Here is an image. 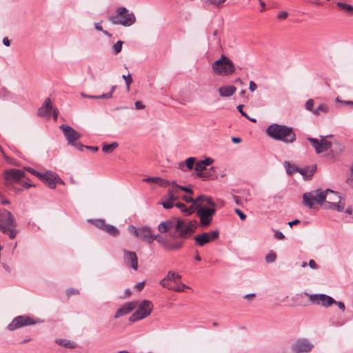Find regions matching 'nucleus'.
I'll return each mask as SVG.
<instances>
[{
	"instance_id": "obj_1",
	"label": "nucleus",
	"mask_w": 353,
	"mask_h": 353,
	"mask_svg": "<svg viewBox=\"0 0 353 353\" xmlns=\"http://www.w3.org/2000/svg\"><path fill=\"white\" fill-rule=\"evenodd\" d=\"M328 199L329 200H335L337 199H341L340 194L338 192L332 190L330 189H326L323 190L321 189H316L309 192H305L303 194V202L305 205L312 209L315 203L319 205H323Z\"/></svg>"
},
{
	"instance_id": "obj_2",
	"label": "nucleus",
	"mask_w": 353,
	"mask_h": 353,
	"mask_svg": "<svg viewBox=\"0 0 353 353\" xmlns=\"http://www.w3.org/2000/svg\"><path fill=\"white\" fill-rule=\"evenodd\" d=\"M265 132L273 139L281 141L285 143H293L296 138L293 128L285 125L272 123L267 128Z\"/></svg>"
},
{
	"instance_id": "obj_3",
	"label": "nucleus",
	"mask_w": 353,
	"mask_h": 353,
	"mask_svg": "<svg viewBox=\"0 0 353 353\" xmlns=\"http://www.w3.org/2000/svg\"><path fill=\"white\" fill-rule=\"evenodd\" d=\"M196 229V224L194 221H186L179 218L175 219L174 232L184 241L190 238Z\"/></svg>"
},
{
	"instance_id": "obj_4",
	"label": "nucleus",
	"mask_w": 353,
	"mask_h": 353,
	"mask_svg": "<svg viewBox=\"0 0 353 353\" xmlns=\"http://www.w3.org/2000/svg\"><path fill=\"white\" fill-rule=\"evenodd\" d=\"M136 21V17L132 12H130L125 7H119L116 10V14L112 16V23L116 25H122L125 27H129L133 25Z\"/></svg>"
},
{
	"instance_id": "obj_5",
	"label": "nucleus",
	"mask_w": 353,
	"mask_h": 353,
	"mask_svg": "<svg viewBox=\"0 0 353 353\" xmlns=\"http://www.w3.org/2000/svg\"><path fill=\"white\" fill-rule=\"evenodd\" d=\"M212 69L216 74L228 76L234 72L235 66L228 57L222 55L219 59L212 63Z\"/></svg>"
},
{
	"instance_id": "obj_6",
	"label": "nucleus",
	"mask_w": 353,
	"mask_h": 353,
	"mask_svg": "<svg viewBox=\"0 0 353 353\" xmlns=\"http://www.w3.org/2000/svg\"><path fill=\"white\" fill-rule=\"evenodd\" d=\"M15 225L11 213L6 210H0V230L3 233L8 232L9 236L14 239L16 236V231L14 230Z\"/></svg>"
},
{
	"instance_id": "obj_7",
	"label": "nucleus",
	"mask_w": 353,
	"mask_h": 353,
	"mask_svg": "<svg viewBox=\"0 0 353 353\" xmlns=\"http://www.w3.org/2000/svg\"><path fill=\"white\" fill-rule=\"evenodd\" d=\"M137 310L130 316L129 321L135 322L148 316L153 309V304L149 300H143L137 303Z\"/></svg>"
},
{
	"instance_id": "obj_8",
	"label": "nucleus",
	"mask_w": 353,
	"mask_h": 353,
	"mask_svg": "<svg viewBox=\"0 0 353 353\" xmlns=\"http://www.w3.org/2000/svg\"><path fill=\"white\" fill-rule=\"evenodd\" d=\"M184 245L185 241L174 232L165 235V239L162 248L166 251L174 252L181 249Z\"/></svg>"
},
{
	"instance_id": "obj_9",
	"label": "nucleus",
	"mask_w": 353,
	"mask_h": 353,
	"mask_svg": "<svg viewBox=\"0 0 353 353\" xmlns=\"http://www.w3.org/2000/svg\"><path fill=\"white\" fill-rule=\"evenodd\" d=\"M196 216L199 218L200 225L202 227L209 226L212 221L214 215L216 214V209L214 208H207L201 204L196 205Z\"/></svg>"
},
{
	"instance_id": "obj_10",
	"label": "nucleus",
	"mask_w": 353,
	"mask_h": 353,
	"mask_svg": "<svg viewBox=\"0 0 353 353\" xmlns=\"http://www.w3.org/2000/svg\"><path fill=\"white\" fill-rule=\"evenodd\" d=\"M26 170L38 176L50 188H55L57 183H62L61 179L54 172H46L44 174H41L30 168H27Z\"/></svg>"
},
{
	"instance_id": "obj_11",
	"label": "nucleus",
	"mask_w": 353,
	"mask_h": 353,
	"mask_svg": "<svg viewBox=\"0 0 353 353\" xmlns=\"http://www.w3.org/2000/svg\"><path fill=\"white\" fill-rule=\"evenodd\" d=\"M129 230L134 236L139 238L141 241L150 244L153 242L152 233L149 227L143 226L136 228L134 225H130L129 226Z\"/></svg>"
},
{
	"instance_id": "obj_12",
	"label": "nucleus",
	"mask_w": 353,
	"mask_h": 353,
	"mask_svg": "<svg viewBox=\"0 0 353 353\" xmlns=\"http://www.w3.org/2000/svg\"><path fill=\"white\" fill-rule=\"evenodd\" d=\"M314 347V344L307 339L301 338L291 345L290 349L293 353H308Z\"/></svg>"
},
{
	"instance_id": "obj_13",
	"label": "nucleus",
	"mask_w": 353,
	"mask_h": 353,
	"mask_svg": "<svg viewBox=\"0 0 353 353\" xmlns=\"http://www.w3.org/2000/svg\"><path fill=\"white\" fill-rule=\"evenodd\" d=\"M219 237V232L218 230L210 231L209 232H203L194 237L195 244L199 247L218 239Z\"/></svg>"
},
{
	"instance_id": "obj_14",
	"label": "nucleus",
	"mask_w": 353,
	"mask_h": 353,
	"mask_svg": "<svg viewBox=\"0 0 353 353\" xmlns=\"http://www.w3.org/2000/svg\"><path fill=\"white\" fill-rule=\"evenodd\" d=\"M60 128L69 144L76 146L78 149L81 150L83 145L76 142L80 137L79 133L68 125H62Z\"/></svg>"
},
{
	"instance_id": "obj_15",
	"label": "nucleus",
	"mask_w": 353,
	"mask_h": 353,
	"mask_svg": "<svg viewBox=\"0 0 353 353\" xmlns=\"http://www.w3.org/2000/svg\"><path fill=\"white\" fill-rule=\"evenodd\" d=\"M304 294L309 296V300L311 303L321 305L323 307H329L335 303V300L332 296L325 294H309L307 292H304Z\"/></svg>"
},
{
	"instance_id": "obj_16",
	"label": "nucleus",
	"mask_w": 353,
	"mask_h": 353,
	"mask_svg": "<svg viewBox=\"0 0 353 353\" xmlns=\"http://www.w3.org/2000/svg\"><path fill=\"white\" fill-rule=\"evenodd\" d=\"M36 322L30 317L27 316H19L14 318L8 325V329L10 331L20 328L23 326L34 324Z\"/></svg>"
},
{
	"instance_id": "obj_17",
	"label": "nucleus",
	"mask_w": 353,
	"mask_h": 353,
	"mask_svg": "<svg viewBox=\"0 0 353 353\" xmlns=\"http://www.w3.org/2000/svg\"><path fill=\"white\" fill-rule=\"evenodd\" d=\"M307 140L310 142L317 154L322 153L329 150L332 146V143L325 140L323 137L321 140L316 138L308 137Z\"/></svg>"
},
{
	"instance_id": "obj_18",
	"label": "nucleus",
	"mask_w": 353,
	"mask_h": 353,
	"mask_svg": "<svg viewBox=\"0 0 353 353\" xmlns=\"http://www.w3.org/2000/svg\"><path fill=\"white\" fill-rule=\"evenodd\" d=\"M123 260L126 265L133 269L138 270V258L137 254L133 251L123 250Z\"/></svg>"
},
{
	"instance_id": "obj_19",
	"label": "nucleus",
	"mask_w": 353,
	"mask_h": 353,
	"mask_svg": "<svg viewBox=\"0 0 353 353\" xmlns=\"http://www.w3.org/2000/svg\"><path fill=\"white\" fill-rule=\"evenodd\" d=\"M137 306V301H130L124 303L119 308L114 315V318L125 316L133 311Z\"/></svg>"
},
{
	"instance_id": "obj_20",
	"label": "nucleus",
	"mask_w": 353,
	"mask_h": 353,
	"mask_svg": "<svg viewBox=\"0 0 353 353\" xmlns=\"http://www.w3.org/2000/svg\"><path fill=\"white\" fill-rule=\"evenodd\" d=\"M293 170H297L300 173L304 180H310L316 170V165H307L303 168L294 167Z\"/></svg>"
},
{
	"instance_id": "obj_21",
	"label": "nucleus",
	"mask_w": 353,
	"mask_h": 353,
	"mask_svg": "<svg viewBox=\"0 0 353 353\" xmlns=\"http://www.w3.org/2000/svg\"><path fill=\"white\" fill-rule=\"evenodd\" d=\"M24 171L18 169H10L6 172L8 180L19 181L24 177Z\"/></svg>"
},
{
	"instance_id": "obj_22",
	"label": "nucleus",
	"mask_w": 353,
	"mask_h": 353,
	"mask_svg": "<svg viewBox=\"0 0 353 353\" xmlns=\"http://www.w3.org/2000/svg\"><path fill=\"white\" fill-rule=\"evenodd\" d=\"M219 92L222 97H230L232 96L236 91L234 85H223L219 88Z\"/></svg>"
},
{
	"instance_id": "obj_23",
	"label": "nucleus",
	"mask_w": 353,
	"mask_h": 353,
	"mask_svg": "<svg viewBox=\"0 0 353 353\" xmlns=\"http://www.w3.org/2000/svg\"><path fill=\"white\" fill-rule=\"evenodd\" d=\"M52 110L51 101L48 98L44 101L43 106L39 110V114L42 117L49 116Z\"/></svg>"
},
{
	"instance_id": "obj_24",
	"label": "nucleus",
	"mask_w": 353,
	"mask_h": 353,
	"mask_svg": "<svg viewBox=\"0 0 353 353\" xmlns=\"http://www.w3.org/2000/svg\"><path fill=\"white\" fill-rule=\"evenodd\" d=\"M345 204L327 201L324 203L323 208L326 210H333L337 212H343L344 210Z\"/></svg>"
},
{
	"instance_id": "obj_25",
	"label": "nucleus",
	"mask_w": 353,
	"mask_h": 353,
	"mask_svg": "<svg viewBox=\"0 0 353 353\" xmlns=\"http://www.w3.org/2000/svg\"><path fill=\"white\" fill-rule=\"evenodd\" d=\"M175 221L172 220H166L165 221H162L158 225V230L161 233H167L169 230L172 228H174Z\"/></svg>"
},
{
	"instance_id": "obj_26",
	"label": "nucleus",
	"mask_w": 353,
	"mask_h": 353,
	"mask_svg": "<svg viewBox=\"0 0 353 353\" xmlns=\"http://www.w3.org/2000/svg\"><path fill=\"white\" fill-rule=\"evenodd\" d=\"M88 222L91 223L92 224L100 228L101 230L108 233H110V225L105 224L103 219H90L88 220Z\"/></svg>"
},
{
	"instance_id": "obj_27",
	"label": "nucleus",
	"mask_w": 353,
	"mask_h": 353,
	"mask_svg": "<svg viewBox=\"0 0 353 353\" xmlns=\"http://www.w3.org/2000/svg\"><path fill=\"white\" fill-rule=\"evenodd\" d=\"M170 185H172V188L168 190V199L174 201L179 199V196L177 194L178 190L175 188V181H170V183L167 184V186Z\"/></svg>"
},
{
	"instance_id": "obj_28",
	"label": "nucleus",
	"mask_w": 353,
	"mask_h": 353,
	"mask_svg": "<svg viewBox=\"0 0 353 353\" xmlns=\"http://www.w3.org/2000/svg\"><path fill=\"white\" fill-rule=\"evenodd\" d=\"M175 206L179 208L185 215H190L194 212V205H191L187 207L184 203L178 202L175 204Z\"/></svg>"
},
{
	"instance_id": "obj_29",
	"label": "nucleus",
	"mask_w": 353,
	"mask_h": 353,
	"mask_svg": "<svg viewBox=\"0 0 353 353\" xmlns=\"http://www.w3.org/2000/svg\"><path fill=\"white\" fill-rule=\"evenodd\" d=\"M330 111V107L327 104L324 103H321L318 105V106L313 111V114L316 116L319 115L321 113H328Z\"/></svg>"
},
{
	"instance_id": "obj_30",
	"label": "nucleus",
	"mask_w": 353,
	"mask_h": 353,
	"mask_svg": "<svg viewBox=\"0 0 353 353\" xmlns=\"http://www.w3.org/2000/svg\"><path fill=\"white\" fill-rule=\"evenodd\" d=\"M55 342L58 345L66 348L74 349L77 347V345L74 342L67 339H58L55 341Z\"/></svg>"
},
{
	"instance_id": "obj_31",
	"label": "nucleus",
	"mask_w": 353,
	"mask_h": 353,
	"mask_svg": "<svg viewBox=\"0 0 353 353\" xmlns=\"http://www.w3.org/2000/svg\"><path fill=\"white\" fill-rule=\"evenodd\" d=\"M145 182H152L154 183L159 184L160 186L167 187V184L170 183V181L168 180H164L159 177H148L143 179Z\"/></svg>"
},
{
	"instance_id": "obj_32",
	"label": "nucleus",
	"mask_w": 353,
	"mask_h": 353,
	"mask_svg": "<svg viewBox=\"0 0 353 353\" xmlns=\"http://www.w3.org/2000/svg\"><path fill=\"white\" fill-rule=\"evenodd\" d=\"M206 168L203 164H202L201 161H199L195 165V170L197 172V176L199 177H208L206 173H203L205 171Z\"/></svg>"
},
{
	"instance_id": "obj_33",
	"label": "nucleus",
	"mask_w": 353,
	"mask_h": 353,
	"mask_svg": "<svg viewBox=\"0 0 353 353\" xmlns=\"http://www.w3.org/2000/svg\"><path fill=\"white\" fill-rule=\"evenodd\" d=\"M283 165L288 175H292L294 172H297V170H293L294 167H297L296 165L291 164L289 161H285Z\"/></svg>"
},
{
	"instance_id": "obj_34",
	"label": "nucleus",
	"mask_w": 353,
	"mask_h": 353,
	"mask_svg": "<svg viewBox=\"0 0 353 353\" xmlns=\"http://www.w3.org/2000/svg\"><path fill=\"white\" fill-rule=\"evenodd\" d=\"M336 6L341 8L342 10H344L348 12H353V6L351 5L342 2H337Z\"/></svg>"
},
{
	"instance_id": "obj_35",
	"label": "nucleus",
	"mask_w": 353,
	"mask_h": 353,
	"mask_svg": "<svg viewBox=\"0 0 353 353\" xmlns=\"http://www.w3.org/2000/svg\"><path fill=\"white\" fill-rule=\"evenodd\" d=\"M276 259V254L273 251L270 252L268 254L265 256V261L268 263H273L275 261Z\"/></svg>"
},
{
	"instance_id": "obj_36",
	"label": "nucleus",
	"mask_w": 353,
	"mask_h": 353,
	"mask_svg": "<svg viewBox=\"0 0 353 353\" xmlns=\"http://www.w3.org/2000/svg\"><path fill=\"white\" fill-rule=\"evenodd\" d=\"M167 276L170 281H173L175 283L177 282V280L181 279V275L176 274L172 271H169Z\"/></svg>"
},
{
	"instance_id": "obj_37",
	"label": "nucleus",
	"mask_w": 353,
	"mask_h": 353,
	"mask_svg": "<svg viewBox=\"0 0 353 353\" xmlns=\"http://www.w3.org/2000/svg\"><path fill=\"white\" fill-rule=\"evenodd\" d=\"M161 204L165 209H170L174 206V201L167 198L162 201Z\"/></svg>"
},
{
	"instance_id": "obj_38",
	"label": "nucleus",
	"mask_w": 353,
	"mask_h": 353,
	"mask_svg": "<svg viewBox=\"0 0 353 353\" xmlns=\"http://www.w3.org/2000/svg\"><path fill=\"white\" fill-rule=\"evenodd\" d=\"M153 241L156 240L159 244L162 247L165 239V235L161 236L159 234H152Z\"/></svg>"
},
{
	"instance_id": "obj_39",
	"label": "nucleus",
	"mask_w": 353,
	"mask_h": 353,
	"mask_svg": "<svg viewBox=\"0 0 353 353\" xmlns=\"http://www.w3.org/2000/svg\"><path fill=\"white\" fill-rule=\"evenodd\" d=\"M314 100L312 99H310L306 101L305 104V108L307 110L313 113V111L315 110V108H314Z\"/></svg>"
},
{
	"instance_id": "obj_40",
	"label": "nucleus",
	"mask_w": 353,
	"mask_h": 353,
	"mask_svg": "<svg viewBox=\"0 0 353 353\" xmlns=\"http://www.w3.org/2000/svg\"><path fill=\"white\" fill-rule=\"evenodd\" d=\"M215 170V168L214 167H212L209 170L205 171L203 173H206L207 175H208V177H203L205 179H214L216 177V174H214V172Z\"/></svg>"
},
{
	"instance_id": "obj_41",
	"label": "nucleus",
	"mask_w": 353,
	"mask_h": 353,
	"mask_svg": "<svg viewBox=\"0 0 353 353\" xmlns=\"http://www.w3.org/2000/svg\"><path fill=\"white\" fill-rule=\"evenodd\" d=\"M196 162L195 157H189L185 160V165L189 170H192Z\"/></svg>"
},
{
	"instance_id": "obj_42",
	"label": "nucleus",
	"mask_w": 353,
	"mask_h": 353,
	"mask_svg": "<svg viewBox=\"0 0 353 353\" xmlns=\"http://www.w3.org/2000/svg\"><path fill=\"white\" fill-rule=\"evenodd\" d=\"M123 43V42L122 41H118L115 44H114L112 48L116 54H118L121 51Z\"/></svg>"
},
{
	"instance_id": "obj_43",
	"label": "nucleus",
	"mask_w": 353,
	"mask_h": 353,
	"mask_svg": "<svg viewBox=\"0 0 353 353\" xmlns=\"http://www.w3.org/2000/svg\"><path fill=\"white\" fill-rule=\"evenodd\" d=\"M175 188L177 189V190H183L187 193H189V194H193V190L190 188H188V187H186V186H182V185H179L178 184H176V183L175 182Z\"/></svg>"
},
{
	"instance_id": "obj_44",
	"label": "nucleus",
	"mask_w": 353,
	"mask_h": 353,
	"mask_svg": "<svg viewBox=\"0 0 353 353\" xmlns=\"http://www.w3.org/2000/svg\"><path fill=\"white\" fill-rule=\"evenodd\" d=\"M187 288H188V286H186L185 284L179 283L176 287H171V288H169V289L172 290L176 292H183Z\"/></svg>"
},
{
	"instance_id": "obj_45",
	"label": "nucleus",
	"mask_w": 353,
	"mask_h": 353,
	"mask_svg": "<svg viewBox=\"0 0 353 353\" xmlns=\"http://www.w3.org/2000/svg\"><path fill=\"white\" fill-rule=\"evenodd\" d=\"M273 232L274 233V236L276 239H277L279 240H283L285 239L284 234L281 231L277 230H273Z\"/></svg>"
},
{
	"instance_id": "obj_46",
	"label": "nucleus",
	"mask_w": 353,
	"mask_h": 353,
	"mask_svg": "<svg viewBox=\"0 0 353 353\" xmlns=\"http://www.w3.org/2000/svg\"><path fill=\"white\" fill-rule=\"evenodd\" d=\"M122 77L125 79L127 88L129 89L130 85L132 82V79L130 74H128V75L123 74Z\"/></svg>"
},
{
	"instance_id": "obj_47",
	"label": "nucleus",
	"mask_w": 353,
	"mask_h": 353,
	"mask_svg": "<svg viewBox=\"0 0 353 353\" xmlns=\"http://www.w3.org/2000/svg\"><path fill=\"white\" fill-rule=\"evenodd\" d=\"M235 213L239 216L241 220H245L246 219V215L244 214L240 209L235 208L234 209Z\"/></svg>"
},
{
	"instance_id": "obj_48",
	"label": "nucleus",
	"mask_w": 353,
	"mask_h": 353,
	"mask_svg": "<svg viewBox=\"0 0 353 353\" xmlns=\"http://www.w3.org/2000/svg\"><path fill=\"white\" fill-rule=\"evenodd\" d=\"M204 202H205L208 205H209L210 206V208H215V207H216V203L212 201L211 197H208V196H205Z\"/></svg>"
},
{
	"instance_id": "obj_49",
	"label": "nucleus",
	"mask_w": 353,
	"mask_h": 353,
	"mask_svg": "<svg viewBox=\"0 0 353 353\" xmlns=\"http://www.w3.org/2000/svg\"><path fill=\"white\" fill-rule=\"evenodd\" d=\"M169 281H170V279L168 278V276H166L165 278H163L161 281H160V284L161 285H162L163 287L164 288H168L169 289V288H170L168 285L169 283Z\"/></svg>"
},
{
	"instance_id": "obj_50",
	"label": "nucleus",
	"mask_w": 353,
	"mask_h": 353,
	"mask_svg": "<svg viewBox=\"0 0 353 353\" xmlns=\"http://www.w3.org/2000/svg\"><path fill=\"white\" fill-rule=\"evenodd\" d=\"M182 199L183 201H185V202H187V203H192V205H193L194 206L195 205L194 199L192 197L190 196L183 195L182 196Z\"/></svg>"
},
{
	"instance_id": "obj_51",
	"label": "nucleus",
	"mask_w": 353,
	"mask_h": 353,
	"mask_svg": "<svg viewBox=\"0 0 353 353\" xmlns=\"http://www.w3.org/2000/svg\"><path fill=\"white\" fill-rule=\"evenodd\" d=\"M83 96L85 97H89V98H96V99L108 98V99L110 97V94L106 93V94H103L99 96H86V95L83 94Z\"/></svg>"
},
{
	"instance_id": "obj_52",
	"label": "nucleus",
	"mask_w": 353,
	"mask_h": 353,
	"mask_svg": "<svg viewBox=\"0 0 353 353\" xmlns=\"http://www.w3.org/2000/svg\"><path fill=\"white\" fill-rule=\"evenodd\" d=\"M243 107H244V105H242V104H240L237 107H236V109L238 110V111L241 113V114L243 117H245V118H248V115L246 114L245 112L243 111Z\"/></svg>"
},
{
	"instance_id": "obj_53",
	"label": "nucleus",
	"mask_w": 353,
	"mask_h": 353,
	"mask_svg": "<svg viewBox=\"0 0 353 353\" xmlns=\"http://www.w3.org/2000/svg\"><path fill=\"white\" fill-rule=\"evenodd\" d=\"M308 265L310 268L316 270L319 268V265L316 264L314 260L310 259L308 262Z\"/></svg>"
},
{
	"instance_id": "obj_54",
	"label": "nucleus",
	"mask_w": 353,
	"mask_h": 353,
	"mask_svg": "<svg viewBox=\"0 0 353 353\" xmlns=\"http://www.w3.org/2000/svg\"><path fill=\"white\" fill-rule=\"evenodd\" d=\"M201 161L202 164H203L205 165V167L206 168V166L210 165L213 162V159L208 157V158H205L204 160H201Z\"/></svg>"
},
{
	"instance_id": "obj_55",
	"label": "nucleus",
	"mask_w": 353,
	"mask_h": 353,
	"mask_svg": "<svg viewBox=\"0 0 353 353\" xmlns=\"http://www.w3.org/2000/svg\"><path fill=\"white\" fill-rule=\"evenodd\" d=\"M257 85L253 81H250L249 83V89L251 92H254L256 90Z\"/></svg>"
},
{
	"instance_id": "obj_56",
	"label": "nucleus",
	"mask_w": 353,
	"mask_h": 353,
	"mask_svg": "<svg viewBox=\"0 0 353 353\" xmlns=\"http://www.w3.org/2000/svg\"><path fill=\"white\" fill-rule=\"evenodd\" d=\"M334 303L336 304V305H338L339 309L341 310H342L343 312H344L345 310V306L343 302L335 301V303Z\"/></svg>"
},
{
	"instance_id": "obj_57",
	"label": "nucleus",
	"mask_w": 353,
	"mask_h": 353,
	"mask_svg": "<svg viewBox=\"0 0 353 353\" xmlns=\"http://www.w3.org/2000/svg\"><path fill=\"white\" fill-rule=\"evenodd\" d=\"M134 105H135V108L137 110H142L145 108V105L139 101H136Z\"/></svg>"
},
{
	"instance_id": "obj_58",
	"label": "nucleus",
	"mask_w": 353,
	"mask_h": 353,
	"mask_svg": "<svg viewBox=\"0 0 353 353\" xmlns=\"http://www.w3.org/2000/svg\"><path fill=\"white\" fill-rule=\"evenodd\" d=\"M144 285H145L144 281H141V282L137 283L134 285V288L137 289L139 291H141L143 288Z\"/></svg>"
},
{
	"instance_id": "obj_59",
	"label": "nucleus",
	"mask_w": 353,
	"mask_h": 353,
	"mask_svg": "<svg viewBox=\"0 0 353 353\" xmlns=\"http://www.w3.org/2000/svg\"><path fill=\"white\" fill-rule=\"evenodd\" d=\"M205 198V195H203V194L199 195L196 199H194L195 204L197 202H201V203L204 202Z\"/></svg>"
},
{
	"instance_id": "obj_60",
	"label": "nucleus",
	"mask_w": 353,
	"mask_h": 353,
	"mask_svg": "<svg viewBox=\"0 0 353 353\" xmlns=\"http://www.w3.org/2000/svg\"><path fill=\"white\" fill-rule=\"evenodd\" d=\"M288 14V12H285V11L281 12H280V13L278 14V18H279V19H285V18H286V17H287Z\"/></svg>"
},
{
	"instance_id": "obj_61",
	"label": "nucleus",
	"mask_w": 353,
	"mask_h": 353,
	"mask_svg": "<svg viewBox=\"0 0 353 353\" xmlns=\"http://www.w3.org/2000/svg\"><path fill=\"white\" fill-rule=\"evenodd\" d=\"M118 234L119 230L116 227L112 225V236H117Z\"/></svg>"
},
{
	"instance_id": "obj_62",
	"label": "nucleus",
	"mask_w": 353,
	"mask_h": 353,
	"mask_svg": "<svg viewBox=\"0 0 353 353\" xmlns=\"http://www.w3.org/2000/svg\"><path fill=\"white\" fill-rule=\"evenodd\" d=\"M214 1V5L216 6H221L222 3H223L226 0H213Z\"/></svg>"
},
{
	"instance_id": "obj_63",
	"label": "nucleus",
	"mask_w": 353,
	"mask_h": 353,
	"mask_svg": "<svg viewBox=\"0 0 353 353\" xmlns=\"http://www.w3.org/2000/svg\"><path fill=\"white\" fill-rule=\"evenodd\" d=\"M232 141L234 143H239L241 142V139L239 138V137H232Z\"/></svg>"
},
{
	"instance_id": "obj_64",
	"label": "nucleus",
	"mask_w": 353,
	"mask_h": 353,
	"mask_svg": "<svg viewBox=\"0 0 353 353\" xmlns=\"http://www.w3.org/2000/svg\"><path fill=\"white\" fill-rule=\"evenodd\" d=\"M110 150V144H105L103 146V151L105 152H108Z\"/></svg>"
}]
</instances>
